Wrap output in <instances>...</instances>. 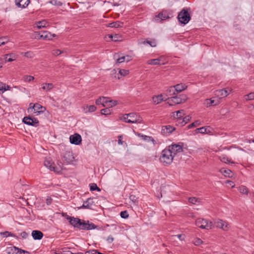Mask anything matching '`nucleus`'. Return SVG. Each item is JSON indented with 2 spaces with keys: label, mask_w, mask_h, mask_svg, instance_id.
<instances>
[{
  "label": "nucleus",
  "mask_w": 254,
  "mask_h": 254,
  "mask_svg": "<svg viewBox=\"0 0 254 254\" xmlns=\"http://www.w3.org/2000/svg\"><path fill=\"white\" fill-rule=\"evenodd\" d=\"M66 219L69 220L70 225L75 228L80 230H89L96 228L97 226L93 223H89V221L87 222L85 221H81L78 218L67 216Z\"/></svg>",
  "instance_id": "obj_1"
},
{
  "label": "nucleus",
  "mask_w": 254,
  "mask_h": 254,
  "mask_svg": "<svg viewBox=\"0 0 254 254\" xmlns=\"http://www.w3.org/2000/svg\"><path fill=\"white\" fill-rule=\"evenodd\" d=\"M170 151V149H167V147L162 151L160 160L164 165H169L173 162L174 157L172 156Z\"/></svg>",
  "instance_id": "obj_2"
},
{
  "label": "nucleus",
  "mask_w": 254,
  "mask_h": 254,
  "mask_svg": "<svg viewBox=\"0 0 254 254\" xmlns=\"http://www.w3.org/2000/svg\"><path fill=\"white\" fill-rule=\"evenodd\" d=\"M187 99L186 95H181L180 96H174L167 98V103L170 106H173L177 104H179L185 102Z\"/></svg>",
  "instance_id": "obj_3"
},
{
  "label": "nucleus",
  "mask_w": 254,
  "mask_h": 254,
  "mask_svg": "<svg viewBox=\"0 0 254 254\" xmlns=\"http://www.w3.org/2000/svg\"><path fill=\"white\" fill-rule=\"evenodd\" d=\"M178 19L182 24H187L190 19V16L188 10L183 8L178 14Z\"/></svg>",
  "instance_id": "obj_4"
},
{
  "label": "nucleus",
  "mask_w": 254,
  "mask_h": 254,
  "mask_svg": "<svg viewBox=\"0 0 254 254\" xmlns=\"http://www.w3.org/2000/svg\"><path fill=\"white\" fill-rule=\"evenodd\" d=\"M195 224L201 229H210L212 228L211 222L208 221L206 219L198 218L196 220Z\"/></svg>",
  "instance_id": "obj_5"
},
{
  "label": "nucleus",
  "mask_w": 254,
  "mask_h": 254,
  "mask_svg": "<svg viewBox=\"0 0 254 254\" xmlns=\"http://www.w3.org/2000/svg\"><path fill=\"white\" fill-rule=\"evenodd\" d=\"M129 120L127 123L139 124L142 123V118L135 113H130L128 114Z\"/></svg>",
  "instance_id": "obj_6"
},
{
  "label": "nucleus",
  "mask_w": 254,
  "mask_h": 254,
  "mask_svg": "<svg viewBox=\"0 0 254 254\" xmlns=\"http://www.w3.org/2000/svg\"><path fill=\"white\" fill-rule=\"evenodd\" d=\"M8 254H30V252L16 247L8 248L6 250Z\"/></svg>",
  "instance_id": "obj_7"
},
{
  "label": "nucleus",
  "mask_w": 254,
  "mask_h": 254,
  "mask_svg": "<svg viewBox=\"0 0 254 254\" xmlns=\"http://www.w3.org/2000/svg\"><path fill=\"white\" fill-rule=\"evenodd\" d=\"M73 153L70 151H66L63 155V161L66 164H70L74 161Z\"/></svg>",
  "instance_id": "obj_8"
},
{
  "label": "nucleus",
  "mask_w": 254,
  "mask_h": 254,
  "mask_svg": "<svg viewBox=\"0 0 254 254\" xmlns=\"http://www.w3.org/2000/svg\"><path fill=\"white\" fill-rule=\"evenodd\" d=\"M167 149H170L172 156L174 157L178 153L183 151L182 146L179 144H174L168 146Z\"/></svg>",
  "instance_id": "obj_9"
},
{
  "label": "nucleus",
  "mask_w": 254,
  "mask_h": 254,
  "mask_svg": "<svg viewBox=\"0 0 254 254\" xmlns=\"http://www.w3.org/2000/svg\"><path fill=\"white\" fill-rule=\"evenodd\" d=\"M23 122L29 126L38 127L39 126V121L36 118H32L30 117H25L23 119Z\"/></svg>",
  "instance_id": "obj_10"
},
{
  "label": "nucleus",
  "mask_w": 254,
  "mask_h": 254,
  "mask_svg": "<svg viewBox=\"0 0 254 254\" xmlns=\"http://www.w3.org/2000/svg\"><path fill=\"white\" fill-rule=\"evenodd\" d=\"M170 18L169 13L166 10H163L160 12L157 15H156L154 19L156 22H160Z\"/></svg>",
  "instance_id": "obj_11"
},
{
  "label": "nucleus",
  "mask_w": 254,
  "mask_h": 254,
  "mask_svg": "<svg viewBox=\"0 0 254 254\" xmlns=\"http://www.w3.org/2000/svg\"><path fill=\"white\" fill-rule=\"evenodd\" d=\"M216 226L217 228H219L224 231H228L230 228L229 224L222 220L219 219L215 222Z\"/></svg>",
  "instance_id": "obj_12"
},
{
  "label": "nucleus",
  "mask_w": 254,
  "mask_h": 254,
  "mask_svg": "<svg viewBox=\"0 0 254 254\" xmlns=\"http://www.w3.org/2000/svg\"><path fill=\"white\" fill-rule=\"evenodd\" d=\"M69 140L71 144L78 145L81 142V137L79 134L75 133L70 136Z\"/></svg>",
  "instance_id": "obj_13"
},
{
  "label": "nucleus",
  "mask_w": 254,
  "mask_h": 254,
  "mask_svg": "<svg viewBox=\"0 0 254 254\" xmlns=\"http://www.w3.org/2000/svg\"><path fill=\"white\" fill-rule=\"evenodd\" d=\"M46 110L45 107L42 106L40 104L38 103L35 104V106H34V110L33 111V114L36 116H38L41 113H43Z\"/></svg>",
  "instance_id": "obj_14"
},
{
  "label": "nucleus",
  "mask_w": 254,
  "mask_h": 254,
  "mask_svg": "<svg viewBox=\"0 0 254 254\" xmlns=\"http://www.w3.org/2000/svg\"><path fill=\"white\" fill-rule=\"evenodd\" d=\"M175 128L171 126L168 125L163 126L162 127L161 133L166 135H169L174 130Z\"/></svg>",
  "instance_id": "obj_15"
},
{
  "label": "nucleus",
  "mask_w": 254,
  "mask_h": 254,
  "mask_svg": "<svg viewBox=\"0 0 254 254\" xmlns=\"http://www.w3.org/2000/svg\"><path fill=\"white\" fill-rule=\"evenodd\" d=\"M39 35L40 38L45 40H51L53 37L55 36V34L52 35L50 32L47 31L40 32Z\"/></svg>",
  "instance_id": "obj_16"
},
{
  "label": "nucleus",
  "mask_w": 254,
  "mask_h": 254,
  "mask_svg": "<svg viewBox=\"0 0 254 254\" xmlns=\"http://www.w3.org/2000/svg\"><path fill=\"white\" fill-rule=\"evenodd\" d=\"M30 2V0H15V4L18 7L24 8Z\"/></svg>",
  "instance_id": "obj_17"
},
{
  "label": "nucleus",
  "mask_w": 254,
  "mask_h": 254,
  "mask_svg": "<svg viewBox=\"0 0 254 254\" xmlns=\"http://www.w3.org/2000/svg\"><path fill=\"white\" fill-rule=\"evenodd\" d=\"M95 205V202L93 198H88L86 201H84L82 208H91V206Z\"/></svg>",
  "instance_id": "obj_18"
},
{
  "label": "nucleus",
  "mask_w": 254,
  "mask_h": 254,
  "mask_svg": "<svg viewBox=\"0 0 254 254\" xmlns=\"http://www.w3.org/2000/svg\"><path fill=\"white\" fill-rule=\"evenodd\" d=\"M185 115V111L184 110H179L172 113V117L174 118L178 119V121H181L182 118Z\"/></svg>",
  "instance_id": "obj_19"
},
{
  "label": "nucleus",
  "mask_w": 254,
  "mask_h": 254,
  "mask_svg": "<svg viewBox=\"0 0 254 254\" xmlns=\"http://www.w3.org/2000/svg\"><path fill=\"white\" fill-rule=\"evenodd\" d=\"M31 235L35 240H40L43 237V234L39 230H33L31 233Z\"/></svg>",
  "instance_id": "obj_20"
},
{
  "label": "nucleus",
  "mask_w": 254,
  "mask_h": 254,
  "mask_svg": "<svg viewBox=\"0 0 254 254\" xmlns=\"http://www.w3.org/2000/svg\"><path fill=\"white\" fill-rule=\"evenodd\" d=\"M95 103L96 105H102L103 107H105L106 105L108 106L109 101L106 97H100L96 100Z\"/></svg>",
  "instance_id": "obj_21"
},
{
  "label": "nucleus",
  "mask_w": 254,
  "mask_h": 254,
  "mask_svg": "<svg viewBox=\"0 0 254 254\" xmlns=\"http://www.w3.org/2000/svg\"><path fill=\"white\" fill-rule=\"evenodd\" d=\"M228 92L225 89H222L216 90L215 95L219 98H222L226 97L228 95Z\"/></svg>",
  "instance_id": "obj_22"
},
{
  "label": "nucleus",
  "mask_w": 254,
  "mask_h": 254,
  "mask_svg": "<svg viewBox=\"0 0 254 254\" xmlns=\"http://www.w3.org/2000/svg\"><path fill=\"white\" fill-rule=\"evenodd\" d=\"M17 58V55L14 53H10L4 55V59L5 62H10L14 61Z\"/></svg>",
  "instance_id": "obj_23"
},
{
  "label": "nucleus",
  "mask_w": 254,
  "mask_h": 254,
  "mask_svg": "<svg viewBox=\"0 0 254 254\" xmlns=\"http://www.w3.org/2000/svg\"><path fill=\"white\" fill-rule=\"evenodd\" d=\"M164 100V101L167 100V98L164 99V98L163 97L162 94H160V95H158L156 96H154L152 97L153 102L156 105L160 103L162 101H163Z\"/></svg>",
  "instance_id": "obj_24"
},
{
  "label": "nucleus",
  "mask_w": 254,
  "mask_h": 254,
  "mask_svg": "<svg viewBox=\"0 0 254 254\" xmlns=\"http://www.w3.org/2000/svg\"><path fill=\"white\" fill-rule=\"evenodd\" d=\"M174 87L175 89L177 94H178L185 90L187 88V86L185 84L180 83L174 85Z\"/></svg>",
  "instance_id": "obj_25"
},
{
  "label": "nucleus",
  "mask_w": 254,
  "mask_h": 254,
  "mask_svg": "<svg viewBox=\"0 0 254 254\" xmlns=\"http://www.w3.org/2000/svg\"><path fill=\"white\" fill-rule=\"evenodd\" d=\"M124 23L120 21H115L109 23L107 26L111 28H118L123 26Z\"/></svg>",
  "instance_id": "obj_26"
},
{
  "label": "nucleus",
  "mask_w": 254,
  "mask_h": 254,
  "mask_svg": "<svg viewBox=\"0 0 254 254\" xmlns=\"http://www.w3.org/2000/svg\"><path fill=\"white\" fill-rule=\"evenodd\" d=\"M137 135L139 137H141L142 138V139H143L144 141H146L148 142L151 141L153 142V143L154 144H155L156 143L155 140L151 136H147L146 135H143L140 133H138Z\"/></svg>",
  "instance_id": "obj_27"
},
{
  "label": "nucleus",
  "mask_w": 254,
  "mask_h": 254,
  "mask_svg": "<svg viewBox=\"0 0 254 254\" xmlns=\"http://www.w3.org/2000/svg\"><path fill=\"white\" fill-rule=\"evenodd\" d=\"M220 172L225 177L232 178L233 177V173L229 169H225L222 168L220 170Z\"/></svg>",
  "instance_id": "obj_28"
},
{
  "label": "nucleus",
  "mask_w": 254,
  "mask_h": 254,
  "mask_svg": "<svg viewBox=\"0 0 254 254\" xmlns=\"http://www.w3.org/2000/svg\"><path fill=\"white\" fill-rule=\"evenodd\" d=\"M131 60V57L129 56H124L117 59L116 61L118 63H122L124 62H128Z\"/></svg>",
  "instance_id": "obj_29"
},
{
  "label": "nucleus",
  "mask_w": 254,
  "mask_h": 254,
  "mask_svg": "<svg viewBox=\"0 0 254 254\" xmlns=\"http://www.w3.org/2000/svg\"><path fill=\"white\" fill-rule=\"evenodd\" d=\"M44 165L51 171H56L55 168L53 166V162L50 159H46L44 161Z\"/></svg>",
  "instance_id": "obj_30"
},
{
  "label": "nucleus",
  "mask_w": 254,
  "mask_h": 254,
  "mask_svg": "<svg viewBox=\"0 0 254 254\" xmlns=\"http://www.w3.org/2000/svg\"><path fill=\"white\" fill-rule=\"evenodd\" d=\"M36 25L38 29H41L42 28H45L48 26L49 24L46 20H43L42 21L37 22Z\"/></svg>",
  "instance_id": "obj_31"
},
{
  "label": "nucleus",
  "mask_w": 254,
  "mask_h": 254,
  "mask_svg": "<svg viewBox=\"0 0 254 254\" xmlns=\"http://www.w3.org/2000/svg\"><path fill=\"white\" fill-rule=\"evenodd\" d=\"M54 85L51 83H45L42 84V88L46 91H50L53 88Z\"/></svg>",
  "instance_id": "obj_32"
},
{
  "label": "nucleus",
  "mask_w": 254,
  "mask_h": 254,
  "mask_svg": "<svg viewBox=\"0 0 254 254\" xmlns=\"http://www.w3.org/2000/svg\"><path fill=\"white\" fill-rule=\"evenodd\" d=\"M166 94L167 96H171L177 94L175 89L174 86L169 87L166 91Z\"/></svg>",
  "instance_id": "obj_33"
},
{
  "label": "nucleus",
  "mask_w": 254,
  "mask_h": 254,
  "mask_svg": "<svg viewBox=\"0 0 254 254\" xmlns=\"http://www.w3.org/2000/svg\"><path fill=\"white\" fill-rule=\"evenodd\" d=\"M219 159L220 160L226 164H233L234 162L231 161V160L225 155H223L219 156Z\"/></svg>",
  "instance_id": "obj_34"
},
{
  "label": "nucleus",
  "mask_w": 254,
  "mask_h": 254,
  "mask_svg": "<svg viewBox=\"0 0 254 254\" xmlns=\"http://www.w3.org/2000/svg\"><path fill=\"white\" fill-rule=\"evenodd\" d=\"M147 64L152 65H164L165 64V62L159 63V60H158V59H155L148 60Z\"/></svg>",
  "instance_id": "obj_35"
},
{
  "label": "nucleus",
  "mask_w": 254,
  "mask_h": 254,
  "mask_svg": "<svg viewBox=\"0 0 254 254\" xmlns=\"http://www.w3.org/2000/svg\"><path fill=\"white\" fill-rule=\"evenodd\" d=\"M204 104L207 107L217 105L216 103H215V101L212 99H206L204 102Z\"/></svg>",
  "instance_id": "obj_36"
},
{
  "label": "nucleus",
  "mask_w": 254,
  "mask_h": 254,
  "mask_svg": "<svg viewBox=\"0 0 254 254\" xmlns=\"http://www.w3.org/2000/svg\"><path fill=\"white\" fill-rule=\"evenodd\" d=\"M0 235L1 236L3 237H7L11 236V237H13L17 238V237L14 234H13L8 231L0 232Z\"/></svg>",
  "instance_id": "obj_37"
},
{
  "label": "nucleus",
  "mask_w": 254,
  "mask_h": 254,
  "mask_svg": "<svg viewBox=\"0 0 254 254\" xmlns=\"http://www.w3.org/2000/svg\"><path fill=\"white\" fill-rule=\"evenodd\" d=\"M86 108H84L85 112H93L95 111L96 110V107L94 105H87Z\"/></svg>",
  "instance_id": "obj_38"
},
{
  "label": "nucleus",
  "mask_w": 254,
  "mask_h": 254,
  "mask_svg": "<svg viewBox=\"0 0 254 254\" xmlns=\"http://www.w3.org/2000/svg\"><path fill=\"white\" fill-rule=\"evenodd\" d=\"M109 38H110L112 41H119L121 40V36L119 34H115L114 35H109Z\"/></svg>",
  "instance_id": "obj_39"
},
{
  "label": "nucleus",
  "mask_w": 254,
  "mask_h": 254,
  "mask_svg": "<svg viewBox=\"0 0 254 254\" xmlns=\"http://www.w3.org/2000/svg\"><path fill=\"white\" fill-rule=\"evenodd\" d=\"M21 55L28 58H33L35 56L34 54L32 51H28L25 53L22 52Z\"/></svg>",
  "instance_id": "obj_40"
},
{
  "label": "nucleus",
  "mask_w": 254,
  "mask_h": 254,
  "mask_svg": "<svg viewBox=\"0 0 254 254\" xmlns=\"http://www.w3.org/2000/svg\"><path fill=\"white\" fill-rule=\"evenodd\" d=\"M191 119L190 116H187L182 118V120L180 121V123L182 126L185 125Z\"/></svg>",
  "instance_id": "obj_41"
},
{
  "label": "nucleus",
  "mask_w": 254,
  "mask_h": 254,
  "mask_svg": "<svg viewBox=\"0 0 254 254\" xmlns=\"http://www.w3.org/2000/svg\"><path fill=\"white\" fill-rule=\"evenodd\" d=\"M9 40V39L8 37L4 36L0 37V46L7 43Z\"/></svg>",
  "instance_id": "obj_42"
},
{
  "label": "nucleus",
  "mask_w": 254,
  "mask_h": 254,
  "mask_svg": "<svg viewBox=\"0 0 254 254\" xmlns=\"http://www.w3.org/2000/svg\"><path fill=\"white\" fill-rule=\"evenodd\" d=\"M142 44H145L146 43L148 44L151 47H155L156 46V42L155 40H153L152 41L146 40L142 42Z\"/></svg>",
  "instance_id": "obj_43"
},
{
  "label": "nucleus",
  "mask_w": 254,
  "mask_h": 254,
  "mask_svg": "<svg viewBox=\"0 0 254 254\" xmlns=\"http://www.w3.org/2000/svg\"><path fill=\"white\" fill-rule=\"evenodd\" d=\"M34 79V77L31 75H25L23 77V80L25 82H30Z\"/></svg>",
  "instance_id": "obj_44"
},
{
  "label": "nucleus",
  "mask_w": 254,
  "mask_h": 254,
  "mask_svg": "<svg viewBox=\"0 0 254 254\" xmlns=\"http://www.w3.org/2000/svg\"><path fill=\"white\" fill-rule=\"evenodd\" d=\"M207 127H203L200 128H196L195 131L196 133L199 132L201 133H205L207 132Z\"/></svg>",
  "instance_id": "obj_45"
},
{
  "label": "nucleus",
  "mask_w": 254,
  "mask_h": 254,
  "mask_svg": "<svg viewBox=\"0 0 254 254\" xmlns=\"http://www.w3.org/2000/svg\"><path fill=\"white\" fill-rule=\"evenodd\" d=\"M201 125L200 121L199 120H196L193 123L190 124L188 126V128H191L192 127L198 126Z\"/></svg>",
  "instance_id": "obj_46"
},
{
  "label": "nucleus",
  "mask_w": 254,
  "mask_h": 254,
  "mask_svg": "<svg viewBox=\"0 0 254 254\" xmlns=\"http://www.w3.org/2000/svg\"><path fill=\"white\" fill-rule=\"evenodd\" d=\"M189 202L190 203L193 204H196L197 203L199 202V200L198 198L192 197H190L189 198Z\"/></svg>",
  "instance_id": "obj_47"
},
{
  "label": "nucleus",
  "mask_w": 254,
  "mask_h": 254,
  "mask_svg": "<svg viewBox=\"0 0 254 254\" xmlns=\"http://www.w3.org/2000/svg\"><path fill=\"white\" fill-rule=\"evenodd\" d=\"M246 100H252L254 99V92H251L245 96Z\"/></svg>",
  "instance_id": "obj_48"
},
{
  "label": "nucleus",
  "mask_w": 254,
  "mask_h": 254,
  "mask_svg": "<svg viewBox=\"0 0 254 254\" xmlns=\"http://www.w3.org/2000/svg\"><path fill=\"white\" fill-rule=\"evenodd\" d=\"M90 190L91 191H94L96 190H98V191H100V189L97 187V185L94 183L91 184L90 185Z\"/></svg>",
  "instance_id": "obj_49"
},
{
  "label": "nucleus",
  "mask_w": 254,
  "mask_h": 254,
  "mask_svg": "<svg viewBox=\"0 0 254 254\" xmlns=\"http://www.w3.org/2000/svg\"><path fill=\"white\" fill-rule=\"evenodd\" d=\"M64 51H61L59 49H55L52 51V54L54 56H58L62 53H64Z\"/></svg>",
  "instance_id": "obj_50"
},
{
  "label": "nucleus",
  "mask_w": 254,
  "mask_h": 254,
  "mask_svg": "<svg viewBox=\"0 0 254 254\" xmlns=\"http://www.w3.org/2000/svg\"><path fill=\"white\" fill-rule=\"evenodd\" d=\"M101 113L103 115H108L111 114V110L109 108H105L101 110Z\"/></svg>",
  "instance_id": "obj_51"
},
{
  "label": "nucleus",
  "mask_w": 254,
  "mask_h": 254,
  "mask_svg": "<svg viewBox=\"0 0 254 254\" xmlns=\"http://www.w3.org/2000/svg\"><path fill=\"white\" fill-rule=\"evenodd\" d=\"M53 5H56L58 6H61L63 5V3L60 1L58 0H52L49 2Z\"/></svg>",
  "instance_id": "obj_52"
},
{
  "label": "nucleus",
  "mask_w": 254,
  "mask_h": 254,
  "mask_svg": "<svg viewBox=\"0 0 254 254\" xmlns=\"http://www.w3.org/2000/svg\"><path fill=\"white\" fill-rule=\"evenodd\" d=\"M128 117V114H126L123 115L122 117H121L120 119L126 123H127V121L129 120Z\"/></svg>",
  "instance_id": "obj_53"
},
{
  "label": "nucleus",
  "mask_w": 254,
  "mask_h": 254,
  "mask_svg": "<svg viewBox=\"0 0 254 254\" xmlns=\"http://www.w3.org/2000/svg\"><path fill=\"white\" fill-rule=\"evenodd\" d=\"M119 73L122 76H126L129 73V70L124 69H120Z\"/></svg>",
  "instance_id": "obj_54"
},
{
  "label": "nucleus",
  "mask_w": 254,
  "mask_h": 254,
  "mask_svg": "<svg viewBox=\"0 0 254 254\" xmlns=\"http://www.w3.org/2000/svg\"><path fill=\"white\" fill-rule=\"evenodd\" d=\"M121 217L123 218H127L128 217V214L127 211H121L120 213Z\"/></svg>",
  "instance_id": "obj_55"
},
{
  "label": "nucleus",
  "mask_w": 254,
  "mask_h": 254,
  "mask_svg": "<svg viewBox=\"0 0 254 254\" xmlns=\"http://www.w3.org/2000/svg\"><path fill=\"white\" fill-rule=\"evenodd\" d=\"M5 84L0 82V93H2L5 91Z\"/></svg>",
  "instance_id": "obj_56"
},
{
  "label": "nucleus",
  "mask_w": 254,
  "mask_h": 254,
  "mask_svg": "<svg viewBox=\"0 0 254 254\" xmlns=\"http://www.w3.org/2000/svg\"><path fill=\"white\" fill-rule=\"evenodd\" d=\"M202 243V241L199 238H196L193 241V244L196 246H199Z\"/></svg>",
  "instance_id": "obj_57"
},
{
  "label": "nucleus",
  "mask_w": 254,
  "mask_h": 254,
  "mask_svg": "<svg viewBox=\"0 0 254 254\" xmlns=\"http://www.w3.org/2000/svg\"><path fill=\"white\" fill-rule=\"evenodd\" d=\"M34 106H35V104H33L32 103H31L29 104V108H28L27 110L28 112H33L34 110Z\"/></svg>",
  "instance_id": "obj_58"
},
{
  "label": "nucleus",
  "mask_w": 254,
  "mask_h": 254,
  "mask_svg": "<svg viewBox=\"0 0 254 254\" xmlns=\"http://www.w3.org/2000/svg\"><path fill=\"white\" fill-rule=\"evenodd\" d=\"M176 237H177L181 241L184 240L185 238V236L184 235H183V234H179V235L172 236V238Z\"/></svg>",
  "instance_id": "obj_59"
},
{
  "label": "nucleus",
  "mask_w": 254,
  "mask_h": 254,
  "mask_svg": "<svg viewBox=\"0 0 254 254\" xmlns=\"http://www.w3.org/2000/svg\"><path fill=\"white\" fill-rule=\"evenodd\" d=\"M117 101L116 100H110L109 101L108 106L112 107L113 106L116 105L117 104Z\"/></svg>",
  "instance_id": "obj_60"
},
{
  "label": "nucleus",
  "mask_w": 254,
  "mask_h": 254,
  "mask_svg": "<svg viewBox=\"0 0 254 254\" xmlns=\"http://www.w3.org/2000/svg\"><path fill=\"white\" fill-rule=\"evenodd\" d=\"M97 253L98 251L97 250H91L85 252V254H97Z\"/></svg>",
  "instance_id": "obj_61"
},
{
  "label": "nucleus",
  "mask_w": 254,
  "mask_h": 254,
  "mask_svg": "<svg viewBox=\"0 0 254 254\" xmlns=\"http://www.w3.org/2000/svg\"><path fill=\"white\" fill-rule=\"evenodd\" d=\"M52 201V199L51 197L48 196L46 200V202L47 205H50L51 204Z\"/></svg>",
  "instance_id": "obj_62"
},
{
  "label": "nucleus",
  "mask_w": 254,
  "mask_h": 254,
  "mask_svg": "<svg viewBox=\"0 0 254 254\" xmlns=\"http://www.w3.org/2000/svg\"><path fill=\"white\" fill-rule=\"evenodd\" d=\"M20 236L24 239H26L28 237V234L25 232V231H23V232H22L21 233H20Z\"/></svg>",
  "instance_id": "obj_63"
},
{
  "label": "nucleus",
  "mask_w": 254,
  "mask_h": 254,
  "mask_svg": "<svg viewBox=\"0 0 254 254\" xmlns=\"http://www.w3.org/2000/svg\"><path fill=\"white\" fill-rule=\"evenodd\" d=\"M61 254H73L70 251L65 250L61 252Z\"/></svg>",
  "instance_id": "obj_64"
}]
</instances>
